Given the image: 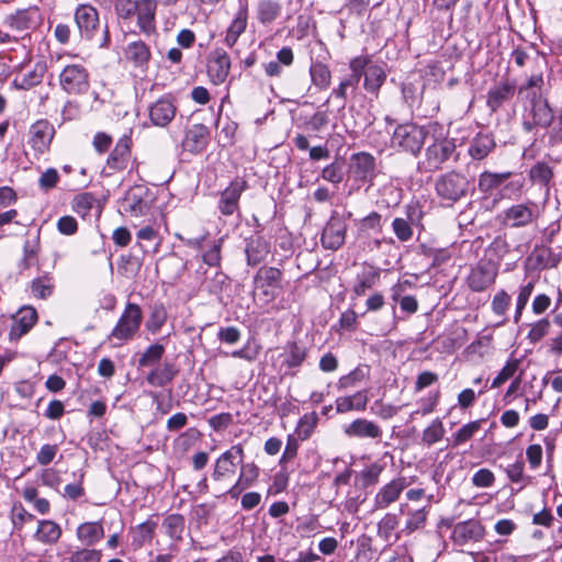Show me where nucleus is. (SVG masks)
<instances>
[{"mask_svg": "<svg viewBox=\"0 0 562 562\" xmlns=\"http://www.w3.org/2000/svg\"><path fill=\"white\" fill-rule=\"evenodd\" d=\"M551 330V322L548 317H542L530 325L527 338L531 344L541 341L549 335Z\"/></svg>", "mask_w": 562, "mask_h": 562, "instance_id": "56", "label": "nucleus"}, {"mask_svg": "<svg viewBox=\"0 0 562 562\" xmlns=\"http://www.w3.org/2000/svg\"><path fill=\"white\" fill-rule=\"evenodd\" d=\"M317 423H318V416L316 413L312 412V413L304 414L297 420V424L295 427V436L302 441L307 440L314 432V429L316 428Z\"/></svg>", "mask_w": 562, "mask_h": 562, "instance_id": "48", "label": "nucleus"}, {"mask_svg": "<svg viewBox=\"0 0 562 562\" xmlns=\"http://www.w3.org/2000/svg\"><path fill=\"white\" fill-rule=\"evenodd\" d=\"M386 79V74L381 66L370 65L364 70V89L375 93Z\"/></svg>", "mask_w": 562, "mask_h": 562, "instance_id": "43", "label": "nucleus"}, {"mask_svg": "<svg viewBox=\"0 0 562 562\" xmlns=\"http://www.w3.org/2000/svg\"><path fill=\"white\" fill-rule=\"evenodd\" d=\"M148 112L153 125L157 127H166L175 119L177 114V105L175 104L172 97L164 95L149 106Z\"/></svg>", "mask_w": 562, "mask_h": 562, "instance_id": "20", "label": "nucleus"}, {"mask_svg": "<svg viewBox=\"0 0 562 562\" xmlns=\"http://www.w3.org/2000/svg\"><path fill=\"white\" fill-rule=\"evenodd\" d=\"M154 193L146 186L138 184L130 188L121 201V209L131 216H145L150 212Z\"/></svg>", "mask_w": 562, "mask_h": 562, "instance_id": "6", "label": "nucleus"}, {"mask_svg": "<svg viewBox=\"0 0 562 562\" xmlns=\"http://www.w3.org/2000/svg\"><path fill=\"white\" fill-rule=\"evenodd\" d=\"M140 258L132 254L121 256L117 262L119 273L127 279L135 278L140 271Z\"/></svg>", "mask_w": 562, "mask_h": 562, "instance_id": "47", "label": "nucleus"}, {"mask_svg": "<svg viewBox=\"0 0 562 562\" xmlns=\"http://www.w3.org/2000/svg\"><path fill=\"white\" fill-rule=\"evenodd\" d=\"M209 142V128L204 124H193L184 133L182 147L191 154H200L206 149Z\"/></svg>", "mask_w": 562, "mask_h": 562, "instance_id": "23", "label": "nucleus"}, {"mask_svg": "<svg viewBox=\"0 0 562 562\" xmlns=\"http://www.w3.org/2000/svg\"><path fill=\"white\" fill-rule=\"evenodd\" d=\"M359 229L363 233L374 232L380 233L382 231V216L380 213L373 211L366 217L360 220Z\"/></svg>", "mask_w": 562, "mask_h": 562, "instance_id": "63", "label": "nucleus"}, {"mask_svg": "<svg viewBox=\"0 0 562 562\" xmlns=\"http://www.w3.org/2000/svg\"><path fill=\"white\" fill-rule=\"evenodd\" d=\"M369 402L368 391L360 390L351 395L338 396L335 401L337 414H346L352 411L363 412Z\"/></svg>", "mask_w": 562, "mask_h": 562, "instance_id": "28", "label": "nucleus"}, {"mask_svg": "<svg viewBox=\"0 0 562 562\" xmlns=\"http://www.w3.org/2000/svg\"><path fill=\"white\" fill-rule=\"evenodd\" d=\"M350 216V212L347 214V216L339 214L337 211L331 213L322 233L321 241L324 248L329 250H337L345 244L347 233V218Z\"/></svg>", "mask_w": 562, "mask_h": 562, "instance_id": "9", "label": "nucleus"}, {"mask_svg": "<svg viewBox=\"0 0 562 562\" xmlns=\"http://www.w3.org/2000/svg\"><path fill=\"white\" fill-rule=\"evenodd\" d=\"M165 353V348L160 344H153L142 353L138 360V367L156 366Z\"/></svg>", "mask_w": 562, "mask_h": 562, "instance_id": "57", "label": "nucleus"}, {"mask_svg": "<svg viewBox=\"0 0 562 562\" xmlns=\"http://www.w3.org/2000/svg\"><path fill=\"white\" fill-rule=\"evenodd\" d=\"M31 293L34 297L46 299L54 291V282L49 274L35 278L30 284Z\"/></svg>", "mask_w": 562, "mask_h": 562, "instance_id": "51", "label": "nucleus"}, {"mask_svg": "<svg viewBox=\"0 0 562 562\" xmlns=\"http://www.w3.org/2000/svg\"><path fill=\"white\" fill-rule=\"evenodd\" d=\"M533 183L548 187L553 178V168L546 161H537L528 172Z\"/></svg>", "mask_w": 562, "mask_h": 562, "instance_id": "46", "label": "nucleus"}, {"mask_svg": "<svg viewBox=\"0 0 562 562\" xmlns=\"http://www.w3.org/2000/svg\"><path fill=\"white\" fill-rule=\"evenodd\" d=\"M143 322V312L138 304L128 302L117 323L108 336V340L125 342L132 340L138 333Z\"/></svg>", "mask_w": 562, "mask_h": 562, "instance_id": "4", "label": "nucleus"}, {"mask_svg": "<svg viewBox=\"0 0 562 562\" xmlns=\"http://www.w3.org/2000/svg\"><path fill=\"white\" fill-rule=\"evenodd\" d=\"M380 279V270L373 267L364 270L357 277L353 291L357 295H363L368 289H371Z\"/></svg>", "mask_w": 562, "mask_h": 562, "instance_id": "50", "label": "nucleus"}, {"mask_svg": "<svg viewBox=\"0 0 562 562\" xmlns=\"http://www.w3.org/2000/svg\"><path fill=\"white\" fill-rule=\"evenodd\" d=\"M239 465L240 472L238 480L240 483H244V486L250 487L257 481L260 474V469L254 462L245 463L243 461V463H239Z\"/></svg>", "mask_w": 562, "mask_h": 562, "instance_id": "61", "label": "nucleus"}, {"mask_svg": "<svg viewBox=\"0 0 562 562\" xmlns=\"http://www.w3.org/2000/svg\"><path fill=\"white\" fill-rule=\"evenodd\" d=\"M349 178L358 187L367 182H372L375 176V158L366 151L353 154L350 158Z\"/></svg>", "mask_w": 562, "mask_h": 562, "instance_id": "12", "label": "nucleus"}, {"mask_svg": "<svg viewBox=\"0 0 562 562\" xmlns=\"http://www.w3.org/2000/svg\"><path fill=\"white\" fill-rule=\"evenodd\" d=\"M282 271L274 267H261L254 277L255 293L265 304L272 302L281 290Z\"/></svg>", "mask_w": 562, "mask_h": 562, "instance_id": "5", "label": "nucleus"}, {"mask_svg": "<svg viewBox=\"0 0 562 562\" xmlns=\"http://www.w3.org/2000/svg\"><path fill=\"white\" fill-rule=\"evenodd\" d=\"M75 22L80 37L90 41L99 26V13L91 4H79L75 10Z\"/></svg>", "mask_w": 562, "mask_h": 562, "instance_id": "18", "label": "nucleus"}, {"mask_svg": "<svg viewBox=\"0 0 562 562\" xmlns=\"http://www.w3.org/2000/svg\"><path fill=\"white\" fill-rule=\"evenodd\" d=\"M54 135L55 127L48 120H37L30 127L29 144L37 154H44L48 150Z\"/></svg>", "mask_w": 562, "mask_h": 562, "instance_id": "15", "label": "nucleus"}, {"mask_svg": "<svg viewBox=\"0 0 562 562\" xmlns=\"http://www.w3.org/2000/svg\"><path fill=\"white\" fill-rule=\"evenodd\" d=\"M270 243L261 235L254 234L245 239V254L248 266H258L270 254Z\"/></svg>", "mask_w": 562, "mask_h": 562, "instance_id": "26", "label": "nucleus"}, {"mask_svg": "<svg viewBox=\"0 0 562 562\" xmlns=\"http://www.w3.org/2000/svg\"><path fill=\"white\" fill-rule=\"evenodd\" d=\"M248 189V183L244 178H235L229 184L220 192L217 210L223 216H232L239 212V200L241 194Z\"/></svg>", "mask_w": 562, "mask_h": 562, "instance_id": "10", "label": "nucleus"}, {"mask_svg": "<svg viewBox=\"0 0 562 562\" xmlns=\"http://www.w3.org/2000/svg\"><path fill=\"white\" fill-rule=\"evenodd\" d=\"M310 76L313 85L319 90H325L330 85L331 72L324 63L313 61L310 67Z\"/></svg>", "mask_w": 562, "mask_h": 562, "instance_id": "44", "label": "nucleus"}, {"mask_svg": "<svg viewBox=\"0 0 562 562\" xmlns=\"http://www.w3.org/2000/svg\"><path fill=\"white\" fill-rule=\"evenodd\" d=\"M445 432L446 430L442 420L439 417H437L430 423V425L426 429H424L422 441L424 445L430 447L440 441L443 438Z\"/></svg>", "mask_w": 562, "mask_h": 562, "instance_id": "52", "label": "nucleus"}, {"mask_svg": "<svg viewBox=\"0 0 562 562\" xmlns=\"http://www.w3.org/2000/svg\"><path fill=\"white\" fill-rule=\"evenodd\" d=\"M177 371L171 363H164L162 366H156L146 376V381L149 385L156 387H162L170 383Z\"/></svg>", "mask_w": 562, "mask_h": 562, "instance_id": "36", "label": "nucleus"}, {"mask_svg": "<svg viewBox=\"0 0 562 562\" xmlns=\"http://www.w3.org/2000/svg\"><path fill=\"white\" fill-rule=\"evenodd\" d=\"M245 458L244 448L240 443L232 446L221 453L214 462L211 477L215 482H222L235 474L237 465L243 463Z\"/></svg>", "mask_w": 562, "mask_h": 562, "instance_id": "8", "label": "nucleus"}, {"mask_svg": "<svg viewBox=\"0 0 562 562\" xmlns=\"http://www.w3.org/2000/svg\"><path fill=\"white\" fill-rule=\"evenodd\" d=\"M495 139L491 133H477L470 142L468 154L472 159L483 160L495 148Z\"/></svg>", "mask_w": 562, "mask_h": 562, "instance_id": "29", "label": "nucleus"}, {"mask_svg": "<svg viewBox=\"0 0 562 562\" xmlns=\"http://www.w3.org/2000/svg\"><path fill=\"white\" fill-rule=\"evenodd\" d=\"M537 217L536 204L533 202L514 204L501 214L503 225L510 228L526 227L533 223Z\"/></svg>", "mask_w": 562, "mask_h": 562, "instance_id": "13", "label": "nucleus"}, {"mask_svg": "<svg viewBox=\"0 0 562 562\" xmlns=\"http://www.w3.org/2000/svg\"><path fill=\"white\" fill-rule=\"evenodd\" d=\"M231 70V57L223 48L212 50L207 57L206 72L212 83L222 85Z\"/></svg>", "mask_w": 562, "mask_h": 562, "instance_id": "16", "label": "nucleus"}, {"mask_svg": "<svg viewBox=\"0 0 562 562\" xmlns=\"http://www.w3.org/2000/svg\"><path fill=\"white\" fill-rule=\"evenodd\" d=\"M102 552L91 548H77L70 552L68 562H101Z\"/></svg>", "mask_w": 562, "mask_h": 562, "instance_id": "60", "label": "nucleus"}, {"mask_svg": "<svg viewBox=\"0 0 562 562\" xmlns=\"http://www.w3.org/2000/svg\"><path fill=\"white\" fill-rule=\"evenodd\" d=\"M398 526V517L393 513H386L378 522V535L384 540H390Z\"/></svg>", "mask_w": 562, "mask_h": 562, "instance_id": "58", "label": "nucleus"}, {"mask_svg": "<svg viewBox=\"0 0 562 562\" xmlns=\"http://www.w3.org/2000/svg\"><path fill=\"white\" fill-rule=\"evenodd\" d=\"M157 524L146 520L132 529V547L137 550L153 540Z\"/></svg>", "mask_w": 562, "mask_h": 562, "instance_id": "38", "label": "nucleus"}, {"mask_svg": "<svg viewBox=\"0 0 562 562\" xmlns=\"http://www.w3.org/2000/svg\"><path fill=\"white\" fill-rule=\"evenodd\" d=\"M76 536L86 548H90L103 538L104 529L101 522L87 521L78 526Z\"/></svg>", "mask_w": 562, "mask_h": 562, "instance_id": "33", "label": "nucleus"}, {"mask_svg": "<svg viewBox=\"0 0 562 562\" xmlns=\"http://www.w3.org/2000/svg\"><path fill=\"white\" fill-rule=\"evenodd\" d=\"M44 74L45 66L37 64L29 72L15 77L12 85L18 90H29L42 82Z\"/></svg>", "mask_w": 562, "mask_h": 562, "instance_id": "39", "label": "nucleus"}, {"mask_svg": "<svg viewBox=\"0 0 562 562\" xmlns=\"http://www.w3.org/2000/svg\"><path fill=\"white\" fill-rule=\"evenodd\" d=\"M35 11L31 8L20 9L5 16L4 23L16 31H24L31 27Z\"/></svg>", "mask_w": 562, "mask_h": 562, "instance_id": "42", "label": "nucleus"}, {"mask_svg": "<svg viewBox=\"0 0 562 562\" xmlns=\"http://www.w3.org/2000/svg\"><path fill=\"white\" fill-rule=\"evenodd\" d=\"M512 297L505 290H499L492 300L491 310L497 316H505L510 306Z\"/></svg>", "mask_w": 562, "mask_h": 562, "instance_id": "62", "label": "nucleus"}, {"mask_svg": "<svg viewBox=\"0 0 562 562\" xmlns=\"http://www.w3.org/2000/svg\"><path fill=\"white\" fill-rule=\"evenodd\" d=\"M131 146L132 139L131 137L124 135L122 136L113 150L110 153L103 172L108 176L113 175L114 172L124 170L131 159Z\"/></svg>", "mask_w": 562, "mask_h": 562, "instance_id": "17", "label": "nucleus"}, {"mask_svg": "<svg viewBox=\"0 0 562 562\" xmlns=\"http://www.w3.org/2000/svg\"><path fill=\"white\" fill-rule=\"evenodd\" d=\"M456 151V143L452 138L436 139L426 148L425 161L428 170H437L446 162Z\"/></svg>", "mask_w": 562, "mask_h": 562, "instance_id": "14", "label": "nucleus"}, {"mask_svg": "<svg viewBox=\"0 0 562 562\" xmlns=\"http://www.w3.org/2000/svg\"><path fill=\"white\" fill-rule=\"evenodd\" d=\"M167 321V312L162 304L154 305L147 319V329L151 333H158Z\"/></svg>", "mask_w": 562, "mask_h": 562, "instance_id": "59", "label": "nucleus"}, {"mask_svg": "<svg viewBox=\"0 0 562 562\" xmlns=\"http://www.w3.org/2000/svg\"><path fill=\"white\" fill-rule=\"evenodd\" d=\"M414 222L413 214L408 213V220L395 217L392 222V229L400 241H408L413 237L412 223Z\"/></svg>", "mask_w": 562, "mask_h": 562, "instance_id": "53", "label": "nucleus"}, {"mask_svg": "<svg viewBox=\"0 0 562 562\" xmlns=\"http://www.w3.org/2000/svg\"><path fill=\"white\" fill-rule=\"evenodd\" d=\"M125 57L136 67H144L150 58L149 47L143 41H134L127 44Z\"/></svg>", "mask_w": 562, "mask_h": 562, "instance_id": "37", "label": "nucleus"}, {"mask_svg": "<svg viewBox=\"0 0 562 562\" xmlns=\"http://www.w3.org/2000/svg\"><path fill=\"white\" fill-rule=\"evenodd\" d=\"M512 172H491L484 171L479 176L477 187L482 193H490L494 189L502 186L509 177Z\"/></svg>", "mask_w": 562, "mask_h": 562, "instance_id": "41", "label": "nucleus"}, {"mask_svg": "<svg viewBox=\"0 0 562 562\" xmlns=\"http://www.w3.org/2000/svg\"><path fill=\"white\" fill-rule=\"evenodd\" d=\"M484 537V527L476 519H468L458 522L452 530V539L458 544L470 541H479Z\"/></svg>", "mask_w": 562, "mask_h": 562, "instance_id": "27", "label": "nucleus"}, {"mask_svg": "<svg viewBox=\"0 0 562 562\" xmlns=\"http://www.w3.org/2000/svg\"><path fill=\"white\" fill-rule=\"evenodd\" d=\"M306 358V349L305 347L299 345L293 341L286 346V356L284 359V363L288 368H299L302 366Z\"/></svg>", "mask_w": 562, "mask_h": 562, "instance_id": "54", "label": "nucleus"}, {"mask_svg": "<svg viewBox=\"0 0 562 562\" xmlns=\"http://www.w3.org/2000/svg\"><path fill=\"white\" fill-rule=\"evenodd\" d=\"M497 274V265L492 260L483 259L471 269L467 283L472 291L482 292L495 282Z\"/></svg>", "mask_w": 562, "mask_h": 562, "instance_id": "11", "label": "nucleus"}, {"mask_svg": "<svg viewBox=\"0 0 562 562\" xmlns=\"http://www.w3.org/2000/svg\"><path fill=\"white\" fill-rule=\"evenodd\" d=\"M516 92V85L503 80L490 88L486 95V106L491 112H497L505 103L510 101Z\"/></svg>", "mask_w": 562, "mask_h": 562, "instance_id": "24", "label": "nucleus"}, {"mask_svg": "<svg viewBox=\"0 0 562 562\" xmlns=\"http://www.w3.org/2000/svg\"><path fill=\"white\" fill-rule=\"evenodd\" d=\"M61 536V528L52 520H41L38 522L35 537L40 542L52 544L56 543Z\"/></svg>", "mask_w": 562, "mask_h": 562, "instance_id": "40", "label": "nucleus"}, {"mask_svg": "<svg viewBox=\"0 0 562 562\" xmlns=\"http://www.w3.org/2000/svg\"><path fill=\"white\" fill-rule=\"evenodd\" d=\"M157 1L155 0H139L137 4V25L145 34H150L155 30V12Z\"/></svg>", "mask_w": 562, "mask_h": 562, "instance_id": "31", "label": "nucleus"}, {"mask_svg": "<svg viewBox=\"0 0 562 562\" xmlns=\"http://www.w3.org/2000/svg\"><path fill=\"white\" fill-rule=\"evenodd\" d=\"M37 321L36 310L32 306L21 307L12 319L9 333L10 340H19L23 335L30 331Z\"/></svg>", "mask_w": 562, "mask_h": 562, "instance_id": "25", "label": "nucleus"}, {"mask_svg": "<svg viewBox=\"0 0 562 562\" xmlns=\"http://www.w3.org/2000/svg\"><path fill=\"white\" fill-rule=\"evenodd\" d=\"M282 13V4L278 0H259L256 5L257 21L267 26L271 25Z\"/></svg>", "mask_w": 562, "mask_h": 562, "instance_id": "32", "label": "nucleus"}, {"mask_svg": "<svg viewBox=\"0 0 562 562\" xmlns=\"http://www.w3.org/2000/svg\"><path fill=\"white\" fill-rule=\"evenodd\" d=\"M428 135L425 126L413 122L398 124L391 136V147L400 153L417 156Z\"/></svg>", "mask_w": 562, "mask_h": 562, "instance_id": "3", "label": "nucleus"}, {"mask_svg": "<svg viewBox=\"0 0 562 562\" xmlns=\"http://www.w3.org/2000/svg\"><path fill=\"white\" fill-rule=\"evenodd\" d=\"M484 419H477L463 425L456 434H453V447L469 441L480 429Z\"/></svg>", "mask_w": 562, "mask_h": 562, "instance_id": "55", "label": "nucleus"}, {"mask_svg": "<svg viewBox=\"0 0 562 562\" xmlns=\"http://www.w3.org/2000/svg\"><path fill=\"white\" fill-rule=\"evenodd\" d=\"M407 486L408 482L404 476H397L384 484L373 498L374 509H386L400 498Z\"/></svg>", "mask_w": 562, "mask_h": 562, "instance_id": "19", "label": "nucleus"}, {"mask_svg": "<svg viewBox=\"0 0 562 562\" xmlns=\"http://www.w3.org/2000/svg\"><path fill=\"white\" fill-rule=\"evenodd\" d=\"M384 464L380 462H373L366 465L361 471L356 474L355 483L361 488H368L376 485L380 481V476L384 471Z\"/></svg>", "mask_w": 562, "mask_h": 562, "instance_id": "35", "label": "nucleus"}, {"mask_svg": "<svg viewBox=\"0 0 562 562\" xmlns=\"http://www.w3.org/2000/svg\"><path fill=\"white\" fill-rule=\"evenodd\" d=\"M430 506H424L408 514L405 526L402 532L411 535L416 530H419L426 526L427 517L429 514Z\"/></svg>", "mask_w": 562, "mask_h": 562, "instance_id": "45", "label": "nucleus"}, {"mask_svg": "<svg viewBox=\"0 0 562 562\" xmlns=\"http://www.w3.org/2000/svg\"><path fill=\"white\" fill-rule=\"evenodd\" d=\"M522 101V127L531 132L536 127L546 128L553 121V111L548 100L539 91H528Z\"/></svg>", "mask_w": 562, "mask_h": 562, "instance_id": "2", "label": "nucleus"}, {"mask_svg": "<svg viewBox=\"0 0 562 562\" xmlns=\"http://www.w3.org/2000/svg\"><path fill=\"white\" fill-rule=\"evenodd\" d=\"M528 261L532 266V268L538 270H547L558 267L561 261V257L559 254H555L549 247H536L530 256L528 257Z\"/></svg>", "mask_w": 562, "mask_h": 562, "instance_id": "30", "label": "nucleus"}, {"mask_svg": "<svg viewBox=\"0 0 562 562\" xmlns=\"http://www.w3.org/2000/svg\"><path fill=\"white\" fill-rule=\"evenodd\" d=\"M474 190L473 182L464 173L451 170L435 180V192L442 204L452 206Z\"/></svg>", "mask_w": 562, "mask_h": 562, "instance_id": "1", "label": "nucleus"}, {"mask_svg": "<svg viewBox=\"0 0 562 562\" xmlns=\"http://www.w3.org/2000/svg\"><path fill=\"white\" fill-rule=\"evenodd\" d=\"M186 526V519L180 514L168 515L164 521L162 527L166 533L173 540L180 541Z\"/></svg>", "mask_w": 562, "mask_h": 562, "instance_id": "49", "label": "nucleus"}, {"mask_svg": "<svg viewBox=\"0 0 562 562\" xmlns=\"http://www.w3.org/2000/svg\"><path fill=\"white\" fill-rule=\"evenodd\" d=\"M59 86L68 94H85L90 89V74L81 64L66 65L59 74Z\"/></svg>", "mask_w": 562, "mask_h": 562, "instance_id": "7", "label": "nucleus"}, {"mask_svg": "<svg viewBox=\"0 0 562 562\" xmlns=\"http://www.w3.org/2000/svg\"><path fill=\"white\" fill-rule=\"evenodd\" d=\"M342 431L348 438L380 439L383 430L375 422L367 418H356L342 426Z\"/></svg>", "mask_w": 562, "mask_h": 562, "instance_id": "21", "label": "nucleus"}, {"mask_svg": "<svg viewBox=\"0 0 562 562\" xmlns=\"http://www.w3.org/2000/svg\"><path fill=\"white\" fill-rule=\"evenodd\" d=\"M321 177L325 181L337 186L344 180L342 166L338 162H331L323 168Z\"/></svg>", "mask_w": 562, "mask_h": 562, "instance_id": "64", "label": "nucleus"}, {"mask_svg": "<svg viewBox=\"0 0 562 562\" xmlns=\"http://www.w3.org/2000/svg\"><path fill=\"white\" fill-rule=\"evenodd\" d=\"M248 25V3L239 1V7L234 14L233 20L225 31L223 44L229 48L234 47L241 34L245 33Z\"/></svg>", "mask_w": 562, "mask_h": 562, "instance_id": "22", "label": "nucleus"}, {"mask_svg": "<svg viewBox=\"0 0 562 562\" xmlns=\"http://www.w3.org/2000/svg\"><path fill=\"white\" fill-rule=\"evenodd\" d=\"M370 376V368L367 364H359L349 373L341 375L337 383L336 389L338 391H347L357 387L363 381Z\"/></svg>", "mask_w": 562, "mask_h": 562, "instance_id": "34", "label": "nucleus"}]
</instances>
